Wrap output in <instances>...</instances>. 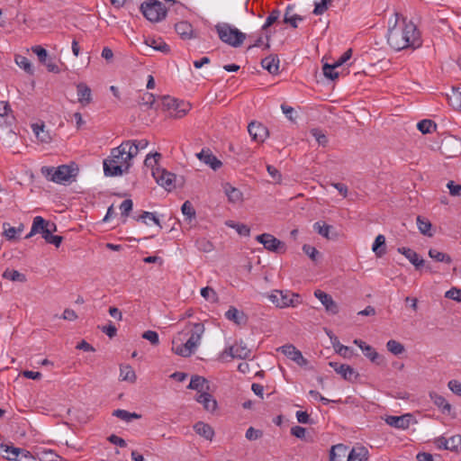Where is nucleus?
<instances>
[{
    "mask_svg": "<svg viewBox=\"0 0 461 461\" xmlns=\"http://www.w3.org/2000/svg\"><path fill=\"white\" fill-rule=\"evenodd\" d=\"M387 42L395 50L409 48L414 50L422 44L420 32L416 24L405 17L400 19L398 13H395L394 24L388 30Z\"/></svg>",
    "mask_w": 461,
    "mask_h": 461,
    "instance_id": "f257e3e1",
    "label": "nucleus"
},
{
    "mask_svg": "<svg viewBox=\"0 0 461 461\" xmlns=\"http://www.w3.org/2000/svg\"><path fill=\"white\" fill-rule=\"evenodd\" d=\"M127 143L124 141L111 150L110 156L104 160V172L106 176H118L127 173L132 158H127Z\"/></svg>",
    "mask_w": 461,
    "mask_h": 461,
    "instance_id": "f03ea898",
    "label": "nucleus"
},
{
    "mask_svg": "<svg viewBox=\"0 0 461 461\" xmlns=\"http://www.w3.org/2000/svg\"><path fill=\"white\" fill-rule=\"evenodd\" d=\"M188 326H192L190 338L185 344L176 345L175 339L173 340L172 350L178 356L187 357L194 353L196 348L201 343L202 336L204 333L205 328L203 323H188Z\"/></svg>",
    "mask_w": 461,
    "mask_h": 461,
    "instance_id": "7ed1b4c3",
    "label": "nucleus"
},
{
    "mask_svg": "<svg viewBox=\"0 0 461 461\" xmlns=\"http://www.w3.org/2000/svg\"><path fill=\"white\" fill-rule=\"evenodd\" d=\"M78 169L73 165H61L57 168L51 167H41L42 175L50 181L58 184H66L75 180Z\"/></svg>",
    "mask_w": 461,
    "mask_h": 461,
    "instance_id": "20e7f679",
    "label": "nucleus"
},
{
    "mask_svg": "<svg viewBox=\"0 0 461 461\" xmlns=\"http://www.w3.org/2000/svg\"><path fill=\"white\" fill-rule=\"evenodd\" d=\"M215 30L221 41L234 48L241 46L246 39L245 33L226 23L216 24Z\"/></svg>",
    "mask_w": 461,
    "mask_h": 461,
    "instance_id": "39448f33",
    "label": "nucleus"
},
{
    "mask_svg": "<svg viewBox=\"0 0 461 461\" xmlns=\"http://www.w3.org/2000/svg\"><path fill=\"white\" fill-rule=\"evenodd\" d=\"M142 14L150 22L158 23L166 18L167 10L158 0H147L140 5Z\"/></svg>",
    "mask_w": 461,
    "mask_h": 461,
    "instance_id": "423d86ee",
    "label": "nucleus"
},
{
    "mask_svg": "<svg viewBox=\"0 0 461 461\" xmlns=\"http://www.w3.org/2000/svg\"><path fill=\"white\" fill-rule=\"evenodd\" d=\"M269 300L279 308L294 307L300 303V296L289 291L275 290L268 295Z\"/></svg>",
    "mask_w": 461,
    "mask_h": 461,
    "instance_id": "0eeeda50",
    "label": "nucleus"
},
{
    "mask_svg": "<svg viewBox=\"0 0 461 461\" xmlns=\"http://www.w3.org/2000/svg\"><path fill=\"white\" fill-rule=\"evenodd\" d=\"M251 351L243 341L236 342L232 346L224 348L220 358L224 360L227 357L230 358L246 359L250 357Z\"/></svg>",
    "mask_w": 461,
    "mask_h": 461,
    "instance_id": "6e6552de",
    "label": "nucleus"
},
{
    "mask_svg": "<svg viewBox=\"0 0 461 461\" xmlns=\"http://www.w3.org/2000/svg\"><path fill=\"white\" fill-rule=\"evenodd\" d=\"M163 105L168 110H173L175 113L172 115L176 118L185 116L191 107L189 103L179 101L169 96L163 97Z\"/></svg>",
    "mask_w": 461,
    "mask_h": 461,
    "instance_id": "1a4fd4ad",
    "label": "nucleus"
},
{
    "mask_svg": "<svg viewBox=\"0 0 461 461\" xmlns=\"http://www.w3.org/2000/svg\"><path fill=\"white\" fill-rule=\"evenodd\" d=\"M256 240L269 251L276 253H284L285 251V244L271 234L263 233L257 236Z\"/></svg>",
    "mask_w": 461,
    "mask_h": 461,
    "instance_id": "9d476101",
    "label": "nucleus"
},
{
    "mask_svg": "<svg viewBox=\"0 0 461 461\" xmlns=\"http://www.w3.org/2000/svg\"><path fill=\"white\" fill-rule=\"evenodd\" d=\"M153 177L156 182L167 191H171L175 188L176 176L173 173L164 168L157 167L153 169Z\"/></svg>",
    "mask_w": 461,
    "mask_h": 461,
    "instance_id": "9b49d317",
    "label": "nucleus"
},
{
    "mask_svg": "<svg viewBox=\"0 0 461 461\" xmlns=\"http://www.w3.org/2000/svg\"><path fill=\"white\" fill-rule=\"evenodd\" d=\"M1 447L5 450V453L12 451V456H6V458L9 460L37 461L36 458L28 450L12 447V446H8V445H2Z\"/></svg>",
    "mask_w": 461,
    "mask_h": 461,
    "instance_id": "f8f14e48",
    "label": "nucleus"
},
{
    "mask_svg": "<svg viewBox=\"0 0 461 461\" xmlns=\"http://www.w3.org/2000/svg\"><path fill=\"white\" fill-rule=\"evenodd\" d=\"M278 350L300 366H305L308 364V360L303 357L302 352L292 344L282 346Z\"/></svg>",
    "mask_w": 461,
    "mask_h": 461,
    "instance_id": "ddd939ff",
    "label": "nucleus"
},
{
    "mask_svg": "<svg viewBox=\"0 0 461 461\" xmlns=\"http://www.w3.org/2000/svg\"><path fill=\"white\" fill-rule=\"evenodd\" d=\"M248 131L254 141L263 142L268 135V131L260 122H251L248 126Z\"/></svg>",
    "mask_w": 461,
    "mask_h": 461,
    "instance_id": "4468645a",
    "label": "nucleus"
},
{
    "mask_svg": "<svg viewBox=\"0 0 461 461\" xmlns=\"http://www.w3.org/2000/svg\"><path fill=\"white\" fill-rule=\"evenodd\" d=\"M411 420L412 415L411 413H406L401 416H387L385 418V422L391 427L406 429L410 427Z\"/></svg>",
    "mask_w": 461,
    "mask_h": 461,
    "instance_id": "2eb2a0df",
    "label": "nucleus"
},
{
    "mask_svg": "<svg viewBox=\"0 0 461 461\" xmlns=\"http://www.w3.org/2000/svg\"><path fill=\"white\" fill-rule=\"evenodd\" d=\"M354 344L358 346L361 350L363 351L364 355L370 359L371 362L375 363L377 365H381L384 361V358L382 356H380L374 348L371 346L366 344L361 339H356L354 340Z\"/></svg>",
    "mask_w": 461,
    "mask_h": 461,
    "instance_id": "dca6fc26",
    "label": "nucleus"
},
{
    "mask_svg": "<svg viewBox=\"0 0 461 461\" xmlns=\"http://www.w3.org/2000/svg\"><path fill=\"white\" fill-rule=\"evenodd\" d=\"M330 366H331L335 372L340 375L345 380L352 382L358 376V374L348 365L339 364L337 362H330Z\"/></svg>",
    "mask_w": 461,
    "mask_h": 461,
    "instance_id": "f3484780",
    "label": "nucleus"
},
{
    "mask_svg": "<svg viewBox=\"0 0 461 461\" xmlns=\"http://www.w3.org/2000/svg\"><path fill=\"white\" fill-rule=\"evenodd\" d=\"M314 295L321 301L327 312L332 314L338 313L339 307L329 294L321 290H316L314 292Z\"/></svg>",
    "mask_w": 461,
    "mask_h": 461,
    "instance_id": "a211bd4d",
    "label": "nucleus"
},
{
    "mask_svg": "<svg viewBox=\"0 0 461 461\" xmlns=\"http://www.w3.org/2000/svg\"><path fill=\"white\" fill-rule=\"evenodd\" d=\"M196 157L213 170H217L222 166L221 160H219L209 149H202L201 152L196 154Z\"/></svg>",
    "mask_w": 461,
    "mask_h": 461,
    "instance_id": "6ab92c4d",
    "label": "nucleus"
},
{
    "mask_svg": "<svg viewBox=\"0 0 461 461\" xmlns=\"http://www.w3.org/2000/svg\"><path fill=\"white\" fill-rule=\"evenodd\" d=\"M280 18V11L278 9H274L271 11L269 15L267 17L265 23L262 26V31L266 32L265 38L267 40V43L265 44V49H269V40L271 37V34L267 32L268 28L274 24L275 23L278 22Z\"/></svg>",
    "mask_w": 461,
    "mask_h": 461,
    "instance_id": "aec40b11",
    "label": "nucleus"
},
{
    "mask_svg": "<svg viewBox=\"0 0 461 461\" xmlns=\"http://www.w3.org/2000/svg\"><path fill=\"white\" fill-rule=\"evenodd\" d=\"M124 143H127V151L128 157L127 158H135L140 149H144L148 147L149 141L145 139L142 140H126Z\"/></svg>",
    "mask_w": 461,
    "mask_h": 461,
    "instance_id": "412c9836",
    "label": "nucleus"
},
{
    "mask_svg": "<svg viewBox=\"0 0 461 461\" xmlns=\"http://www.w3.org/2000/svg\"><path fill=\"white\" fill-rule=\"evenodd\" d=\"M77 100L82 106H86L92 102V91L85 83L77 85Z\"/></svg>",
    "mask_w": 461,
    "mask_h": 461,
    "instance_id": "4be33fe9",
    "label": "nucleus"
},
{
    "mask_svg": "<svg viewBox=\"0 0 461 461\" xmlns=\"http://www.w3.org/2000/svg\"><path fill=\"white\" fill-rule=\"evenodd\" d=\"M197 402L203 404L207 411H214L217 409V401L207 392H203L195 397Z\"/></svg>",
    "mask_w": 461,
    "mask_h": 461,
    "instance_id": "5701e85b",
    "label": "nucleus"
},
{
    "mask_svg": "<svg viewBox=\"0 0 461 461\" xmlns=\"http://www.w3.org/2000/svg\"><path fill=\"white\" fill-rule=\"evenodd\" d=\"M280 60L277 55H269L261 60V66L272 75L279 73Z\"/></svg>",
    "mask_w": 461,
    "mask_h": 461,
    "instance_id": "b1692460",
    "label": "nucleus"
},
{
    "mask_svg": "<svg viewBox=\"0 0 461 461\" xmlns=\"http://www.w3.org/2000/svg\"><path fill=\"white\" fill-rule=\"evenodd\" d=\"M225 317L227 320L233 321L237 325H244L247 322L246 314L239 311L236 307L230 306L229 310L225 312Z\"/></svg>",
    "mask_w": 461,
    "mask_h": 461,
    "instance_id": "393cba45",
    "label": "nucleus"
},
{
    "mask_svg": "<svg viewBox=\"0 0 461 461\" xmlns=\"http://www.w3.org/2000/svg\"><path fill=\"white\" fill-rule=\"evenodd\" d=\"M294 10L293 5L286 6L283 22L295 29L298 27V23L303 21V17L295 14Z\"/></svg>",
    "mask_w": 461,
    "mask_h": 461,
    "instance_id": "a878e982",
    "label": "nucleus"
},
{
    "mask_svg": "<svg viewBox=\"0 0 461 461\" xmlns=\"http://www.w3.org/2000/svg\"><path fill=\"white\" fill-rule=\"evenodd\" d=\"M188 389L195 390L202 393L209 390L208 381L200 375H193L187 386Z\"/></svg>",
    "mask_w": 461,
    "mask_h": 461,
    "instance_id": "bb28decb",
    "label": "nucleus"
},
{
    "mask_svg": "<svg viewBox=\"0 0 461 461\" xmlns=\"http://www.w3.org/2000/svg\"><path fill=\"white\" fill-rule=\"evenodd\" d=\"M175 30L176 33L184 40H189L194 37L193 32V26L190 23L186 21H182L177 23L175 25Z\"/></svg>",
    "mask_w": 461,
    "mask_h": 461,
    "instance_id": "cd10ccee",
    "label": "nucleus"
},
{
    "mask_svg": "<svg viewBox=\"0 0 461 461\" xmlns=\"http://www.w3.org/2000/svg\"><path fill=\"white\" fill-rule=\"evenodd\" d=\"M398 252L404 255L416 268H420L424 265V260L420 258L419 255L409 248H399Z\"/></svg>",
    "mask_w": 461,
    "mask_h": 461,
    "instance_id": "c85d7f7f",
    "label": "nucleus"
},
{
    "mask_svg": "<svg viewBox=\"0 0 461 461\" xmlns=\"http://www.w3.org/2000/svg\"><path fill=\"white\" fill-rule=\"evenodd\" d=\"M347 447L342 444L333 446L330 451V461L347 460Z\"/></svg>",
    "mask_w": 461,
    "mask_h": 461,
    "instance_id": "c756f323",
    "label": "nucleus"
},
{
    "mask_svg": "<svg viewBox=\"0 0 461 461\" xmlns=\"http://www.w3.org/2000/svg\"><path fill=\"white\" fill-rule=\"evenodd\" d=\"M56 224L51 223L50 228L43 231L42 238L46 242L53 244L55 247L59 248L62 242L63 238L61 236L52 235V231H56Z\"/></svg>",
    "mask_w": 461,
    "mask_h": 461,
    "instance_id": "7c9ffc66",
    "label": "nucleus"
},
{
    "mask_svg": "<svg viewBox=\"0 0 461 461\" xmlns=\"http://www.w3.org/2000/svg\"><path fill=\"white\" fill-rule=\"evenodd\" d=\"M347 461H367V450L364 447H353L347 452Z\"/></svg>",
    "mask_w": 461,
    "mask_h": 461,
    "instance_id": "2f4dec72",
    "label": "nucleus"
},
{
    "mask_svg": "<svg viewBox=\"0 0 461 461\" xmlns=\"http://www.w3.org/2000/svg\"><path fill=\"white\" fill-rule=\"evenodd\" d=\"M194 429L198 435L203 437L206 439L211 440L214 435L212 428L209 424L203 421L196 422L194 425Z\"/></svg>",
    "mask_w": 461,
    "mask_h": 461,
    "instance_id": "473e14b6",
    "label": "nucleus"
},
{
    "mask_svg": "<svg viewBox=\"0 0 461 461\" xmlns=\"http://www.w3.org/2000/svg\"><path fill=\"white\" fill-rule=\"evenodd\" d=\"M429 398L436 406L442 410L443 412H450L451 405L450 403H448V402L445 399L444 396L435 392H432L429 393Z\"/></svg>",
    "mask_w": 461,
    "mask_h": 461,
    "instance_id": "72a5a7b5",
    "label": "nucleus"
},
{
    "mask_svg": "<svg viewBox=\"0 0 461 461\" xmlns=\"http://www.w3.org/2000/svg\"><path fill=\"white\" fill-rule=\"evenodd\" d=\"M32 127L34 134L40 141L48 143L51 140V136L50 132L47 130H45V125L43 123H35L32 124Z\"/></svg>",
    "mask_w": 461,
    "mask_h": 461,
    "instance_id": "f704fd0d",
    "label": "nucleus"
},
{
    "mask_svg": "<svg viewBox=\"0 0 461 461\" xmlns=\"http://www.w3.org/2000/svg\"><path fill=\"white\" fill-rule=\"evenodd\" d=\"M51 223L52 222L44 220L41 216H36L32 221V233L41 232L43 235V231L49 230Z\"/></svg>",
    "mask_w": 461,
    "mask_h": 461,
    "instance_id": "c9c22d12",
    "label": "nucleus"
},
{
    "mask_svg": "<svg viewBox=\"0 0 461 461\" xmlns=\"http://www.w3.org/2000/svg\"><path fill=\"white\" fill-rule=\"evenodd\" d=\"M447 102L456 110H461V91L459 88H452L451 93L447 95Z\"/></svg>",
    "mask_w": 461,
    "mask_h": 461,
    "instance_id": "e433bc0d",
    "label": "nucleus"
},
{
    "mask_svg": "<svg viewBox=\"0 0 461 461\" xmlns=\"http://www.w3.org/2000/svg\"><path fill=\"white\" fill-rule=\"evenodd\" d=\"M3 278L20 283H25L27 281L26 276L24 274L9 268L5 269L3 273Z\"/></svg>",
    "mask_w": 461,
    "mask_h": 461,
    "instance_id": "4c0bfd02",
    "label": "nucleus"
},
{
    "mask_svg": "<svg viewBox=\"0 0 461 461\" xmlns=\"http://www.w3.org/2000/svg\"><path fill=\"white\" fill-rule=\"evenodd\" d=\"M224 192L231 203H239L242 200V193L229 184L224 186Z\"/></svg>",
    "mask_w": 461,
    "mask_h": 461,
    "instance_id": "58836bf2",
    "label": "nucleus"
},
{
    "mask_svg": "<svg viewBox=\"0 0 461 461\" xmlns=\"http://www.w3.org/2000/svg\"><path fill=\"white\" fill-rule=\"evenodd\" d=\"M417 225H418L419 230L423 235L428 236V237L433 236V233L431 231L432 225L428 219L423 218L421 216H418L417 217Z\"/></svg>",
    "mask_w": 461,
    "mask_h": 461,
    "instance_id": "ea45409f",
    "label": "nucleus"
},
{
    "mask_svg": "<svg viewBox=\"0 0 461 461\" xmlns=\"http://www.w3.org/2000/svg\"><path fill=\"white\" fill-rule=\"evenodd\" d=\"M330 339L333 348H335L338 354H339L343 357H350L352 356V349L347 346L340 344L337 337H330Z\"/></svg>",
    "mask_w": 461,
    "mask_h": 461,
    "instance_id": "a19ab883",
    "label": "nucleus"
},
{
    "mask_svg": "<svg viewBox=\"0 0 461 461\" xmlns=\"http://www.w3.org/2000/svg\"><path fill=\"white\" fill-rule=\"evenodd\" d=\"M120 378L122 381H128L131 383H134L136 380V374L131 366H129V365L121 366Z\"/></svg>",
    "mask_w": 461,
    "mask_h": 461,
    "instance_id": "79ce46f5",
    "label": "nucleus"
},
{
    "mask_svg": "<svg viewBox=\"0 0 461 461\" xmlns=\"http://www.w3.org/2000/svg\"><path fill=\"white\" fill-rule=\"evenodd\" d=\"M372 249L379 258L385 253V238L384 235L379 234L375 238Z\"/></svg>",
    "mask_w": 461,
    "mask_h": 461,
    "instance_id": "37998d69",
    "label": "nucleus"
},
{
    "mask_svg": "<svg viewBox=\"0 0 461 461\" xmlns=\"http://www.w3.org/2000/svg\"><path fill=\"white\" fill-rule=\"evenodd\" d=\"M113 415L126 422H130L132 420H138L141 417L140 414L136 412H130L128 411L121 409L113 411Z\"/></svg>",
    "mask_w": 461,
    "mask_h": 461,
    "instance_id": "c03bdc74",
    "label": "nucleus"
},
{
    "mask_svg": "<svg viewBox=\"0 0 461 461\" xmlns=\"http://www.w3.org/2000/svg\"><path fill=\"white\" fill-rule=\"evenodd\" d=\"M429 256L437 262H445L447 264H450L452 262L449 255L440 252L435 249H430L429 250Z\"/></svg>",
    "mask_w": 461,
    "mask_h": 461,
    "instance_id": "a18cd8bd",
    "label": "nucleus"
},
{
    "mask_svg": "<svg viewBox=\"0 0 461 461\" xmlns=\"http://www.w3.org/2000/svg\"><path fill=\"white\" fill-rule=\"evenodd\" d=\"M387 350L395 356H399L405 351L404 346L397 340L390 339L386 343Z\"/></svg>",
    "mask_w": 461,
    "mask_h": 461,
    "instance_id": "49530a36",
    "label": "nucleus"
},
{
    "mask_svg": "<svg viewBox=\"0 0 461 461\" xmlns=\"http://www.w3.org/2000/svg\"><path fill=\"white\" fill-rule=\"evenodd\" d=\"M146 43L148 46L153 48L156 50L162 51L164 53H167L169 51V47L167 43L162 41L160 39L156 40L153 38L148 39L146 41Z\"/></svg>",
    "mask_w": 461,
    "mask_h": 461,
    "instance_id": "de8ad7c7",
    "label": "nucleus"
},
{
    "mask_svg": "<svg viewBox=\"0 0 461 461\" xmlns=\"http://www.w3.org/2000/svg\"><path fill=\"white\" fill-rule=\"evenodd\" d=\"M417 127L422 133H430L436 130V123L429 119L421 120L418 122Z\"/></svg>",
    "mask_w": 461,
    "mask_h": 461,
    "instance_id": "09e8293b",
    "label": "nucleus"
},
{
    "mask_svg": "<svg viewBox=\"0 0 461 461\" xmlns=\"http://www.w3.org/2000/svg\"><path fill=\"white\" fill-rule=\"evenodd\" d=\"M337 67H335V64L330 65L328 63H325L322 67V72L325 77L334 80L339 77V72L336 71Z\"/></svg>",
    "mask_w": 461,
    "mask_h": 461,
    "instance_id": "8fccbe9b",
    "label": "nucleus"
},
{
    "mask_svg": "<svg viewBox=\"0 0 461 461\" xmlns=\"http://www.w3.org/2000/svg\"><path fill=\"white\" fill-rule=\"evenodd\" d=\"M15 62L21 68L25 70L27 73L32 74L33 70H32V64L26 57L18 55L15 57Z\"/></svg>",
    "mask_w": 461,
    "mask_h": 461,
    "instance_id": "3c124183",
    "label": "nucleus"
},
{
    "mask_svg": "<svg viewBox=\"0 0 461 461\" xmlns=\"http://www.w3.org/2000/svg\"><path fill=\"white\" fill-rule=\"evenodd\" d=\"M201 295L207 301H210L212 303L218 302V294L217 293L209 286L203 287L201 289Z\"/></svg>",
    "mask_w": 461,
    "mask_h": 461,
    "instance_id": "603ef678",
    "label": "nucleus"
},
{
    "mask_svg": "<svg viewBox=\"0 0 461 461\" xmlns=\"http://www.w3.org/2000/svg\"><path fill=\"white\" fill-rule=\"evenodd\" d=\"M448 450L461 452V435H455L447 438Z\"/></svg>",
    "mask_w": 461,
    "mask_h": 461,
    "instance_id": "864d4df0",
    "label": "nucleus"
},
{
    "mask_svg": "<svg viewBox=\"0 0 461 461\" xmlns=\"http://www.w3.org/2000/svg\"><path fill=\"white\" fill-rule=\"evenodd\" d=\"M314 230L322 237L330 239V230L332 228L328 224H321V222H315L313 225Z\"/></svg>",
    "mask_w": 461,
    "mask_h": 461,
    "instance_id": "5fc2aeb1",
    "label": "nucleus"
},
{
    "mask_svg": "<svg viewBox=\"0 0 461 461\" xmlns=\"http://www.w3.org/2000/svg\"><path fill=\"white\" fill-rule=\"evenodd\" d=\"M182 212L188 220H192L195 217V211L194 209V206L189 201H185L182 205Z\"/></svg>",
    "mask_w": 461,
    "mask_h": 461,
    "instance_id": "6e6d98bb",
    "label": "nucleus"
},
{
    "mask_svg": "<svg viewBox=\"0 0 461 461\" xmlns=\"http://www.w3.org/2000/svg\"><path fill=\"white\" fill-rule=\"evenodd\" d=\"M311 134L315 138L316 141L319 145L325 147L328 143V139L326 135L319 129L311 130Z\"/></svg>",
    "mask_w": 461,
    "mask_h": 461,
    "instance_id": "4d7b16f0",
    "label": "nucleus"
},
{
    "mask_svg": "<svg viewBox=\"0 0 461 461\" xmlns=\"http://www.w3.org/2000/svg\"><path fill=\"white\" fill-rule=\"evenodd\" d=\"M332 0H321L320 3H316L313 10V14L316 15H321L324 12L327 11L329 5H330Z\"/></svg>",
    "mask_w": 461,
    "mask_h": 461,
    "instance_id": "13d9d810",
    "label": "nucleus"
},
{
    "mask_svg": "<svg viewBox=\"0 0 461 461\" xmlns=\"http://www.w3.org/2000/svg\"><path fill=\"white\" fill-rule=\"evenodd\" d=\"M445 297L456 301L457 303H461V289L452 287L451 289L446 292Z\"/></svg>",
    "mask_w": 461,
    "mask_h": 461,
    "instance_id": "bf43d9fd",
    "label": "nucleus"
},
{
    "mask_svg": "<svg viewBox=\"0 0 461 461\" xmlns=\"http://www.w3.org/2000/svg\"><path fill=\"white\" fill-rule=\"evenodd\" d=\"M3 228H4V236L11 240H14L16 238V234H17V230L15 227H11L9 223L7 222H5L3 224Z\"/></svg>",
    "mask_w": 461,
    "mask_h": 461,
    "instance_id": "052dcab7",
    "label": "nucleus"
},
{
    "mask_svg": "<svg viewBox=\"0 0 461 461\" xmlns=\"http://www.w3.org/2000/svg\"><path fill=\"white\" fill-rule=\"evenodd\" d=\"M142 338L149 340L153 346L159 344L158 334L154 330H147L143 332Z\"/></svg>",
    "mask_w": 461,
    "mask_h": 461,
    "instance_id": "680f3d73",
    "label": "nucleus"
},
{
    "mask_svg": "<svg viewBox=\"0 0 461 461\" xmlns=\"http://www.w3.org/2000/svg\"><path fill=\"white\" fill-rule=\"evenodd\" d=\"M32 50L37 55L41 63H46L48 58L47 50L40 45L32 48Z\"/></svg>",
    "mask_w": 461,
    "mask_h": 461,
    "instance_id": "e2e57ef3",
    "label": "nucleus"
},
{
    "mask_svg": "<svg viewBox=\"0 0 461 461\" xmlns=\"http://www.w3.org/2000/svg\"><path fill=\"white\" fill-rule=\"evenodd\" d=\"M154 103H155V96L152 94L147 92L141 95L139 104L146 105L148 107H152Z\"/></svg>",
    "mask_w": 461,
    "mask_h": 461,
    "instance_id": "0e129e2a",
    "label": "nucleus"
},
{
    "mask_svg": "<svg viewBox=\"0 0 461 461\" xmlns=\"http://www.w3.org/2000/svg\"><path fill=\"white\" fill-rule=\"evenodd\" d=\"M132 205L133 203L131 199L124 200L120 205L122 215L127 217L132 210Z\"/></svg>",
    "mask_w": 461,
    "mask_h": 461,
    "instance_id": "69168bd1",
    "label": "nucleus"
},
{
    "mask_svg": "<svg viewBox=\"0 0 461 461\" xmlns=\"http://www.w3.org/2000/svg\"><path fill=\"white\" fill-rule=\"evenodd\" d=\"M303 252L313 261H315L319 256V251L311 245H303Z\"/></svg>",
    "mask_w": 461,
    "mask_h": 461,
    "instance_id": "338daca9",
    "label": "nucleus"
},
{
    "mask_svg": "<svg viewBox=\"0 0 461 461\" xmlns=\"http://www.w3.org/2000/svg\"><path fill=\"white\" fill-rule=\"evenodd\" d=\"M447 386L453 393L461 396V383L459 381L450 380Z\"/></svg>",
    "mask_w": 461,
    "mask_h": 461,
    "instance_id": "774afa93",
    "label": "nucleus"
}]
</instances>
